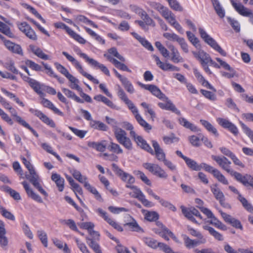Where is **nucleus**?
I'll return each instance as SVG.
<instances>
[{
  "mask_svg": "<svg viewBox=\"0 0 253 253\" xmlns=\"http://www.w3.org/2000/svg\"><path fill=\"white\" fill-rule=\"evenodd\" d=\"M238 199L242 203L243 207L248 211L251 213H253V206L245 198L243 197L241 194H239L238 197Z\"/></svg>",
  "mask_w": 253,
  "mask_h": 253,
  "instance_id": "nucleus-56",
  "label": "nucleus"
},
{
  "mask_svg": "<svg viewBox=\"0 0 253 253\" xmlns=\"http://www.w3.org/2000/svg\"><path fill=\"white\" fill-rule=\"evenodd\" d=\"M62 90L63 93L67 97L72 98L78 103H83L84 102V100L81 99L73 91H71V90L66 88H63Z\"/></svg>",
  "mask_w": 253,
  "mask_h": 253,
  "instance_id": "nucleus-49",
  "label": "nucleus"
},
{
  "mask_svg": "<svg viewBox=\"0 0 253 253\" xmlns=\"http://www.w3.org/2000/svg\"><path fill=\"white\" fill-rule=\"evenodd\" d=\"M117 95L119 98L127 105L128 108L131 111L139 125L142 126L145 131L149 132L152 129V126L142 118L139 113L137 107L134 105L133 102L128 99L125 91L120 86L118 87Z\"/></svg>",
  "mask_w": 253,
  "mask_h": 253,
  "instance_id": "nucleus-2",
  "label": "nucleus"
},
{
  "mask_svg": "<svg viewBox=\"0 0 253 253\" xmlns=\"http://www.w3.org/2000/svg\"><path fill=\"white\" fill-rule=\"evenodd\" d=\"M54 66L56 69L67 78L71 83L70 86L71 88L76 90L80 89V86L79 85V81L78 79L71 74L64 66L57 62L54 63Z\"/></svg>",
  "mask_w": 253,
  "mask_h": 253,
  "instance_id": "nucleus-9",
  "label": "nucleus"
},
{
  "mask_svg": "<svg viewBox=\"0 0 253 253\" xmlns=\"http://www.w3.org/2000/svg\"><path fill=\"white\" fill-rule=\"evenodd\" d=\"M140 105L144 110L145 115H147V114H149L151 116V120L154 121L156 117V114L155 111L152 108V105L145 102H142Z\"/></svg>",
  "mask_w": 253,
  "mask_h": 253,
  "instance_id": "nucleus-46",
  "label": "nucleus"
},
{
  "mask_svg": "<svg viewBox=\"0 0 253 253\" xmlns=\"http://www.w3.org/2000/svg\"><path fill=\"white\" fill-rule=\"evenodd\" d=\"M84 28L85 30V32L91 37L93 38L96 41H97L102 44H104L105 43V40L103 39L100 36L97 34L92 30L85 26L84 27Z\"/></svg>",
  "mask_w": 253,
  "mask_h": 253,
  "instance_id": "nucleus-52",
  "label": "nucleus"
},
{
  "mask_svg": "<svg viewBox=\"0 0 253 253\" xmlns=\"http://www.w3.org/2000/svg\"><path fill=\"white\" fill-rule=\"evenodd\" d=\"M132 138L136 143L142 149L145 150L151 155L154 154V151L150 146L147 143L146 141L140 135H138L135 133V136H133Z\"/></svg>",
  "mask_w": 253,
  "mask_h": 253,
  "instance_id": "nucleus-27",
  "label": "nucleus"
},
{
  "mask_svg": "<svg viewBox=\"0 0 253 253\" xmlns=\"http://www.w3.org/2000/svg\"><path fill=\"white\" fill-rule=\"evenodd\" d=\"M75 21L78 24H80L81 23H83L89 24V25L91 26L93 28H98V26L93 21L89 20L86 17L84 16V15H78L75 18Z\"/></svg>",
  "mask_w": 253,
  "mask_h": 253,
  "instance_id": "nucleus-47",
  "label": "nucleus"
},
{
  "mask_svg": "<svg viewBox=\"0 0 253 253\" xmlns=\"http://www.w3.org/2000/svg\"><path fill=\"white\" fill-rule=\"evenodd\" d=\"M78 54L84 58L86 62L90 64L93 68L96 69H99L104 74L107 76H110V71L108 69L104 64L100 63L97 61L93 58H89L87 54L84 53L82 52L81 51L78 53Z\"/></svg>",
  "mask_w": 253,
  "mask_h": 253,
  "instance_id": "nucleus-13",
  "label": "nucleus"
},
{
  "mask_svg": "<svg viewBox=\"0 0 253 253\" xmlns=\"http://www.w3.org/2000/svg\"><path fill=\"white\" fill-rule=\"evenodd\" d=\"M29 48L32 53L39 58L44 60L49 59V56L44 53L42 50L38 46L34 44H31L29 45Z\"/></svg>",
  "mask_w": 253,
  "mask_h": 253,
  "instance_id": "nucleus-38",
  "label": "nucleus"
},
{
  "mask_svg": "<svg viewBox=\"0 0 253 253\" xmlns=\"http://www.w3.org/2000/svg\"><path fill=\"white\" fill-rule=\"evenodd\" d=\"M180 209H181L183 214L192 222L196 224H199L194 216L198 218L200 220H203V217L200 212L194 207L186 208L184 206H181L180 207Z\"/></svg>",
  "mask_w": 253,
  "mask_h": 253,
  "instance_id": "nucleus-15",
  "label": "nucleus"
},
{
  "mask_svg": "<svg viewBox=\"0 0 253 253\" xmlns=\"http://www.w3.org/2000/svg\"><path fill=\"white\" fill-rule=\"evenodd\" d=\"M200 122L209 132L212 134L216 137L219 136L217 129L210 122L203 119H201Z\"/></svg>",
  "mask_w": 253,
  "mask_h": 253,
  "instance_id": "nucleus-37",
  "label": "nucleus"
},
{
  "mask_svg": "<svg viewBox=\"0 0 253 253\" xmlns=\"http://www.w3.org/2000/svg\"><path fill=\"white\" fill-rule=\"evenodd\" d=\"M235 10L241 15L249 18V21L253 24V13L252 11L245 7L240 3L236 2L234 0H230Z\"/></svg>",
  "mask_w": 253,
  "mask_h": 253,
  "instance_id": "nucleus-18",
  "label": "nucleus"
},
{
  "mask_svg": "<svg viewBox=\"0 0 253 253\" xmlns=\"http://www.w3.org/2000/svg\"><path fill=\"white\" fill-rule=\"evenodd\" d=\"M153 58L154 59L155 61L156 62V65L162 70L164 71H179V68L176 66H175L170 63H164L162 62L159 57L156 55H153Z\"/></svg>",
  "mask_w": 253,
  "mask_h": 253,
  "instance_id": "nucleus-26",
  "label": "nucleus"
},
{
  "mask_svg": "<svg viewBox=\"0 0 253 253\" xmlns=\"http://www.w3.org/2000/svg\"><path fill=\"white\" fill-rule=\"evenodd\" d=\"M89 125L91 127L101 131H107L108 129L107 126L103 123L93 120L90 122Z\"/></svg>",
  "mask_w": 253,
  "mask_h": 253,
  "instance_id": "nucleus-48",
  "label": "nucleus"
},
{
  "mask_svg": "<svg viewBox=\"0 0 253 253\" xmlns=\"http://www.w3.org/2000/svg\"><path fill=\"white\" fill-rule=\"evenodd\" d=\"M29 111L31 113L38 117L42 122L46 124V125L54 128L56 126V125L54 122L46 115L42 113L41 111L35 109L33 108H30Z\"/></svg>",
  "mask_w": 253,
  "mask_h": 253,
  "instance_id": "nucleus-21",
  "label": "nucleus"
},
{
  "mask_svg": "<svg viewBox=\"0 0 253 253\" xmlns=\"http://www.w3.org/2000/svg\"><path fill=\"white\" fill-rule=\"evenodd\" d=\"M211 158L223 170L229 173L237 181L247 187H251L253 188V176L248 174L243 175L233 170L231 167V162L223 156L212 155Z\"/></svg>",
  "mask_w": 253,
  "mask_h": 253,
  "instance_id": "nucleus-1",
  "label": "nucleus"
},
{
  "mask_svg": "<svg viewBox=\"0 0 253 253\" xmlns=\"http://www.w3.org/2000/svg\"><path fill=\"white\" fill-rule=\"evenodd\" d=\"M141 212L144 216L146 220L149 221H155L159 219L158 213L154 211H148L145 210H142Z\"/></svg>",
  "mask_w": 253,
  "mask_h": 253,
  "instance_id": "nucleus-43",
  "label": "nucleus"
},
{
  "mask_svg": "<svg viewBox=\"0 0 253 253\" xmlns=\"http://www.w3.org/2000/svg\"><path fill=\"white\" fill-rule=\"evenodd\" d=\"M187 230L192 236L197 237L198 240H200V242L201 243H205L206 242V238L204 237V236L199 231L190 226L187 227Z\"/></svg>",
  "mask_w": 253,
  "mask_h": 253,
  "instance_id": "nucleus-54",
  "label": "nucleus"
},
{
  "mask_svg": "<svg viewBox=\"0 0 253 253\" xmlns=\"http://www.w3.org/2000/svg\"><path fill=\"white\" fill-rule=\"evenodd\" d=\"M204 229L209 231V233L218 241H223V237L221 234L216 231L213 228L209 226H204Z\"/></svg>",
  "mask_w": 253,
  "mask_h": 253,
  "instance_id": "nucleus-50",
  "label": "nucleus"
},
{
  "mask_svg": "<svg viewBox=\"0 0 253 253\" xmlns=\"http://www.w3.org/2000/svg\"><path fill=\"white\" fill-rule=\"evenodd\" d=\"M193 73L198 82L200 83L203 86L213 91L212 92L204 89H201L200 92L207 99L212 101H215L216 100V96L215 94V92L216 91V89L205 79L197 69H194Z\"/></svg>",
  "mask_w": 253,
  "mask_h": 253,
  "instance_id": "nucleus-5",
  "label": "nucleus"
},
{
  "mask_svg": "<svg viewBox=\"0 0 253 253\" xmlns=\"http://www.w3.org/2000/svg\"><path fill=\"white\" fill-rule=\"evenodd\" d=\"M22 184L28 196L40 203H42L43 202L42 198L39 195L36 194L33 190L30 188L28 183L26 181H24L22 182Z\"/></svg>",
  "mask_w": 253,
  "mask_h": 253,
  "instance_id": "nucleus-32",
  "label": "nucleus"
},
{
  "mask_svg": "<svg viewBox=\"0 0 253 253\" xmlns=\"http://www.w3.org/2000/svg\"><path fill=\"white\" fill-rule=\"evenodd\" d=\"M42 98L41 101V104L44 107L50 109L54 112V113L59 116L62 117L64 116V113L58 108L56 107L52 102L47 99L43 98V97Z\"/></svg>",
  "mask_w": 253,
  "mask_h": 253,
  "instance_id": "nucleus-31",
  "label": "nucleus"
},
{
  "mask_svg": "<svg viewBox=\"0 0 253 253\" xmlns=\"http://www.w3.org/2000/svg\"><path fill=\"white\" fill-rule=\"evenodd\" d=\"M20 159L29 172V174L26 175V178L41 194L46 197L47 196V192L42 188L41 184L42 180L30 161L27 160L26 158L22 156H20Z\"/></svg>",
  "mask_w": 253,
  "mask_h": 253,
  "instance_id": "nucleus-4",
  "label": "nucleus"
},
{
  "mask_svg": "<svg viewBox=\"0 0 253 253\" xmlns=\"http://www.w3.org/2000/svg\"><path fill=\"white\" fill-rule=\"evenodd\" d=\"M183 239L185 247L189 249L202 244L200 242V240L191 239L186 235H183Z\"/></svg>",
  "mask_w": 253,
  "mask_h": 253,
  "instance_id": "nucleus-44",
  "label": "nucleus"
},
{
  "mask_svg": "<svg viewBox=\"0 0 253 253\" xmlns=\"http://www.w3.org/2000/svg\"><path fill=\"white\" fill-rule=\"evenodd\" d=\"M105 56L106 57L108 61L111 62L118 69L123 71H126L129 73L131 72V71L127 67L126 65L118 61L115 58L111 57L110 55H105Z\"/></svg>",
  "mask_w": 253,
  "mask_h": 253,
  "instance_id": "nucleus-33",
  "label": "nucleus"
},
{
  "mask_svg": "<svg viewBox=\"0 0 253 253\" xmlns=\"http://www.w3.org/2000/svg\"><path fill=\"white\" fill-rule=\"evenodd\" d=\"M0 32L4 34L9 38H14V35L11 31L9 27L0 21Z\"/></svg>",
  "mask_w": 253,
  "mask_h": 253,
  "instance_id": "nucleus-55",
  "label": "nucleus"
},
{
  "mask_svg": "<svg viewBox=\"0 0 253 253\" xmlns=\"http://www.w3.org/2000/svg\"><path fill=\"white\" fill-rule=\"evenodd\" d=\"M165 98L161 99L165 102H159L158 103V106L163 110L170 111L175 113L177 115L180 114V111L178 110L172 102L169 99V98L165 95Z\"/></svg>",
  "mask_w": 253,
  "mask_h": 253,
  "instance_id": "nucleus-24",
  "label": "nucleus"
},
{
  "mask_svg": "<svg viewBox=\"0 0 253 253\" xmlns=\"http://www.w3.org/2000/svg\"><path fill=\"white\" fill-rule=\"evenodd\" d=\"M194 57L200 62L205 72L209 75L212 74V72L209 67V64L211 58L209 54L203 50L193 52Z\"/></svg>",
  "mask_w": 253,
  "mask_h": 253,
  "instance_id": "nucleus-10",
  "label": "nucleus"
},
{
  "mask_svg": "<svg viewBox=\"0 0 253 253\" xmlns=\"http://www.w3.org/2000/svg\"><path fill=\"white\" fill-rule=\"evenodd\" d=\"M29 85L41 97L44 96L42 92V87L44 86L43 84H41L39 82L34 79Z\"/></svg>",
  "mask_w": 253,
  "mask_h": 253,
  "instance_id": "nucleus-45",
  "label": "nucleus"
},
{
  "mask_svg": "<svg viewBox=\"0 0 253 253\" xmlns=\"http://www.w3.org/2000/svg\"><path fill=\"white\" fill-rule=\"evenodd\" d=\"M240 124L244 132L248 136L253 144V130L242 122H240Z\"/></svg>",
  "mask_w": 253,
  "mask_h": 253,
  "instance_id": "nucleus-64",
  "label": "nucleus"
},
{
  "mask_svg": "<svg viewBox=\"0 0 253 253\" xmlns=\"http://www.w3.org/2000/svg\"><path fill=\"white\" fill-rule=\"evenodd\" d=\"M89 246L92 249L95 253H102L101 247L98 243L96 242L93 239L86 238Z\"/></svg>",
  "mask_w": 253,
  "mask_h": 253,
  "instance_id": "nucleus-60",
  "label": "nucleus"
},
{
  "mask_svg": "<svg viewBox=\"0 0 253 253\" xmlns=\"http://www.w3.org/2000/svg\"><path fill=\"white\" fill-rule=\"evenodd\" d=\"M185 162L187 167L192 170L199 171L201 170V164L199 165L196 161L188 157L185 160Z\"/></svg>",
  "mask_w": 253,
  "mask_h": 253,
  "instance_id": "nucleus-51",
  "label": "nucleus"
},
{
  "mask_svg": "<svg viewBox=\"0 0 253 253\" xmlns=\"http://www.w3.org/2000/svg\"><path fill=\"white\" fill-rule=\"evenodd\" d=\"M160 234L167 241L169 240V237H171L174 239H176L175 236L174 235L172 232L165 227L163 228L162 231L160 232Z\"/></svg>",
  "mask_w": 253,
  "mask_h": 253,
  "instance_id": "nucleus-63",
  "label": "nucleus"
},
{
  "mask_svg": "<svg viewBox=\"0 0 253 253\" xmlns=\"http://www.w3.org/2000/svg\"><path fill=\"white\" fill-rule=\"evenodd\" d=\"M130 217L131 221L125 223L124 226L128 227L131 231L143 233L144 230L138 225L136 220L131 216Z\"/></svg>",
  "mask_w": 253,
  "mask_h": 253,
  "instance_id": "nucleus-40",
  "label": "nucleus"
},
{
  "mask_svg": "<svg viewBox=\"0 0 253 253\" xmlns=\"http://www.w3.org/2000/svg\"><path fill=\"white\" fill-rule=\"evenodd\" d=\"M204 169L206 171L211 173L217 180L221 184L227 185L229 184L228 179L226 177L217 169L209 165L206 163H201V169Z\"/></svg>",
  "mask_w": 253,
  "mask_h": 253,
  "instance_id": "nucleus-12",
  "label": "nucleus"
},
{
  "mask_svg": "<svg viewBox=\"0 0 253 253\" xmlns=\"http://www.w3.org/2000/svg\"><path fill=\"white\" fill-rule=\"evenodd\" d=\"M9 109V110H8V111L10 113L12 117L15 119V121L18 124H19L22 126L26 128L27 129H29L36 137H39V134L37 133V132L34 129H33L30 126V125L28 123H27L26 121H25V120H24L20 116L18 115V113L16 110L14 108L12 107L11 108H10Z\"/></svg>",
  "mask_w": 253,
  "mask_h": 253,
  "instance_id": "nucleus-19",
  "label": "nucleus"
},
{
  "mask_svg": "<svg viewBox=\"0 0 253 253\" xmlns=\"http://www.w3.org/2000/svg\"><path fill=\"white\" fill-rule=\"evenodd\" d=\"M42 147L47 153L53 155L59 162H62V160L60 156L57 153L53 151L51 146L46 143H43L42 144Z\"/></svg>",
  "mask_w": 253,
  "mask_h": 253,
  "instance_id": "nucleus-61",
  "label": "nucleus"
},
{
  "mask_svg": "<svg viewBox=\"0 0 253 253\" xmlns=\"http://www.w3.org/2000/svg\"><path fill=\"white\" fill-rule=\"evenodd\" d=\"M138 84L143 88L149 91L154 96L159 99L166 98L165 94L162 92L160 89L154 84H145L139 83Z\"/></svg>",
  "mask_w": 253,
  "mask_h": 253,
  "instance_id": "nucleus-23",
  "label": "nucleus"
},
{
  "mask_svg": "<svg viewBox=\"0 0 253 253\" xmlns=\"http://www.w3.org/2000/svg\"><path fill=\"white\" fill-rule=\"evenodd\" d=\"M212 4L214 8L220 18H223L225 16V11L221 6L218 0H212Z\"/></svg>",
  "mask_w": 253,
  "mask_h": 253,
  "instance_id": "nucleus-58",
  "label": "nucleus"
},
{
  "mask_svg": "<svg viewBox=\"0 0 253 253\" xmlns=\"http://www.w3.org/2000/svg\"><path fill=\"white\" fill-rule=\"evenodd\" d=\"M216 120L218 124L222 127L228 129L235 136L238 135L239 130L238 127L229 120L223 118H217Z\"/></svg>",
  "mask_w": 253,
  "mask_h": 253,
  "instance_id": "nucleus-20",
  "label": "nucleus"
},
{
  "mask_svg": "<svg viewBox=\"0 0 253 253\" xmlns=\"http://www.w3.org/2000/svg\"><path fill=\"white\" fill-rule=\"evenodd\" d=\"M127 188H129L131 190L128 193L130 197L137 199L145 207L151 208L154 206V204L146 199L144 194L137 186L132 184L131 186L127 185Z\"/></svg>",
  "mask_w": 253,
  "mask_h": 253,
  "instance_id": "nucleus-8",
  "label": "nucleus"
},
{
  "mask_svg": "<svg viewBox=\"0 0 253 253\" xmlns=\"http://www.w3.org/2000/svg\"><path fill=\"white\" fill-rule=\"evenodd\" d=\"M51 178L55 183L58 190L60 192H62L64 188V179L56 173H52Z\"/></svg>",
  "mask_w": 253,
  "mask_h": 253,
  "instance_id": "nucleus-39",
  "label": "nucleus"
},
{
  "mask_svg": "<svg viewBox=\"0 0 253 253\" xmlns=\"http://www.w3.org/2000/svg\"><path fill=\"white\" fill-rule=\"evenodd\" d=\"M206 211V214L205 215L208 218L210 219L209 222L211 224L223 231H226L227 229V226L216 218L211 210Z\"/></svg>",
  "mask_w": 253,
  "mask_h": 253,
  "instance_id": "nucleus-25",
  "label": "nucleus"
},
{
  "mask_svg": "<svg viewBox=\"0 0 253 253\" xmlns=\"http://www.w3.org/2000/svg\"><path fill=\"white\" fill-rule=\"evenodd\" d=\"M45 90L47 93L51 95H54L57 94L58 99L65 105L67 110L70 109L69 101L59 91L57 93L56 90L53 87L49 86H45Z\"/></svg>",
  "mask_w": 253,
  "mask_h": 253,
  "instance_id": "nucleus-29",
  "label": "nucleus"
},
{
  "mask_svg": "<svg viewBox=\"0 0 253 253\" xmlns=\"http://www.w3.org/2000/svg\"><path fill=\"white\" fill-rule=\"evenodd\" d=\"M54 26L57 29H61L65 30L67 34L75 41L80 44H84L86 41L79 34L76 33L69 27L63 22H59L54 24Z\"/></svg>",
  "mask_w": 253,
  "mask_h": 253,
  "instance_id": "nucleus-11",
  "label": "nucleus"
},
{
  "mask_svg": "<svg viewBox=\"0 0 253 253\" xmlns=\"http://www.w3.org/2000/svg\"><path fill=\"white\" fill-rule=\"evenodd\" d=\"M152 145L154 149L153 155H155V157L158 161L163 162L166 159V155L164 150L156 140L152 141Z\"/></svg>",
  "mask_w": 253,
  "mask_h": 253,
  "instance_id": "nucleus-28",
  "label": "nucleus"
},
{
  "mask_svg": "<svg viewBox=\"0 0 253 253\" xmlns=\"http://www.w3.org/2000/svg\"><path fill=\"white\" fill-rule=\"evenodd\" d=\"M238 199L242 203L243 207L248 211L251 213H253V206L245 198L243 197L241 194H239L238 197Z\"/></svg>",
  "mask_w": 253,
  "mask_h": 253,
  "instance_id": "nucleus-57",
  "label": "nucleus"
},
{
  "mask_svg": "<svg viewBox=\"0 0 253 253\" xmlns=\"http://www.w3.org/2000/svg\"><path fill=\"white\" fill-rule=\"evenodd\" d=\"M62 54L65 56L66 59L70 62L73 66L78 71V72L82 75L84 77H85L88 80L92 82L94 84H98L99 83V81L92 76L90 74L85 72L80 63L77 59H76L73 56L69 54L66 51H63Z\"/></svg>",
  "mask_w": 253,
  "mask_h": 253,
  "instance_id": "nucleus-6",
  "label": "nucleus"
},
{
  "mask_svg": "<svg viewBox=\"0 0 253 253\" xmlns=\"http://www.w3.org/2000/svg\"><path fill=\"white\" fill-rule=\"evenodd\" d=\"M6 231L4 222L0 220V245L3 248L7 246L8 239L5 236Z\"/></svg>",
  "mask_w": 253,
  "mask_h": 253,
  "instance_id": "nucleus-36",
  "label": "nucleus"
},
{
  "mask_svg": "<svg viewBox=\"0 0 253 253\" xmlns=\"http://www.w3.org/2000/svg\"><path fill=\"white\" fill-rule=\"evenodd\" d=\"M112 168L115 173L124 182L126 183V187L127 186H131L135 182V178L130 174H129L119 168L115 164L112 165Z\"/></svg>",
  "mask_w": 253,
  "mask_h": 253,
  "instance_id": "nucleus-14",
  "label": "nucleus"
},
{
  "mask_svg": "<svg viewBox=\"0 0 253 253\" xmlns=\"http://www.w3.org/2000/svg\"><path fill=\"white\" fill-rule=\"evenodd\" d=\"M120 81L127 92L130 94L134 92L135 89L132 84L126 77H125Z\"/></svg>",
  "mask_w": 253,
  "mask_h": 253,
  "instance_id": "nucleus-59",
  "label": "nucleus"
},
{
  "mask_svg": "<svg viewBox=\"0 0 253 253\" xmlns=\"http://www.w3.org/2000/svg\"><path fill=\"white\" fill-rule=\"evenodd\" d=\"M105 120L106 122L112 126L115 137L118 143L126 149L131 150L132 144L130 138L127 137L126 132L118 126V123L115 119L106 116Z\"/></svg>",
  "mask_w": 253,
  "mask_h": 253,
  "instance_id": "nucleus-3",
  "label": "nucleus"
},
{
  "mask_svg": "<svg viewBox=\"0 0 253 253\" xmlns=\"http://www.w3.org/2000/svg\"><path fill=\"white\" fill-rule=\"evenodd\" d=\"M169 48L171 51V60L173 62L177 63L179 62H183V58L180 55V54L177 49L173 45H169Z\"/></svg>",
  "mask_w": 253,
  "mask_h": 253,
  "instance_id": "nucleus-41",
  "label": "nucleus"
},
{
  "mask_svg": "<svg viewBox=\"0 0 253 253\" xmlns=\"http://www.w3.org/2000/svg\"><path fill=\"white\" fill-rule=\"evenodd\" d=\"M199 34L201 38L203 41L209 45H210L215 51L218 52L223 56H226L227 53L218 44L217 42L212 38H211L206 31L202 28H199Z\"/></svg>",
  "mask_w": 253,
  "mask_h": 253,
  "instance_id": "nucleus-7",
  "label": "nucleus"
},
{
  "mask_svg": "<svg viewBox=\"0 0 253 253\" xmlns=\"http://www.w3.org/2000/svg\"><path fill=\"white\" fill-rule=\"evenodd\" d=\"M143 167L160 178L166 179L168 177L167 172L158 164L146 163L143 164Z\"/></svg>",
  "mask_w": 253,
  "mask_h": 253,
  "instance_id": "nucleus-17",
  "label": "nucleus"
},
{
  "mask_svg": "<svg viewBox=\"0 0 253 253\" xmlns=\"http://www.w3.org/2000/svg\"><path fill=\"white\" fill-rule=\"evenodd\" d=\"M106 141L103 140L100 142H96L94 141L89 142L87 144L89 147L95 149L98 152H103L106 149Z\"/></svg>",
  "mask_w": 253,
  "mask_h": 253,
  "instance_id": "nucleus-42",
  "label": "nucleus"
},
{
  "mask_svg": "<svg viewBox=\"0 0 253 253\" xmlns=\"http://www.w3.org/2000/svg\"><path fill=\"white\" fill-rule=\"evenodd\" d=\"M8 50L12 53L22 54L23 53L22 49L21 46L16 44L9 40L5 42L4 44Z\"/></svg>",
  "mask_w": 253,
  "mask_h": 253,
  "instance_id": "nucleus-34",
  "label": "nucleus"
},
{
  "mask_svg": "<svg viewBox=\"0 0 253 253\" xmlns=\"http://www.w3.org/2000/svg\"><path fill=\"white\" fill-rule=\"evenodd\" d=\"M1 91L3 94H4L9 98L13 99L14 101L19 106L22 107L25 106L24 103L22 101H21L18 97H16V96L12 92H11L4 88H1Z\"/></svg>",
  "mask_w": 253,
  "mask_h": 253,
  "instance_id": "nucleus-53",
  "label": "nucleus"
},
{
  "mask_svg": "<svg viewBox=\"0 0 253 253\" xmlns=\"http://www.w3.org/2000/svg\"><path fill=\"white\" fill-rule=\"evenodd\" d=\"M178 122L179 124L182 126L186 128L190 129L191 131L196 132L201 131V129L199 128L194 124L189 122L187 119L183 117H181L178 119Z\"/></svg>",
  "mask_w": 253,
  "mask_h": 253,
  "instance_id": "nucleus-35",
  "label": "nucleus"
},
{
  "mask_svg": "<svg viewBox=\"0 0 253 253\" xmlns=\"http://www.w3.org/2000/svg\"><path fill=\"white\" fill-rule=\"evenodd\" d=\"M96 212L101 217H102L114 229L119 232L123 231V227L118 222L112 218L106 211L103 210L101 208H98L96 210Z\"/></svg>",
  "mask_w": 253,
  "mask_h": 253,
  "instance_id": "nucleus-16",
  "label": "nucleus"
},
{
  "mask_svg": "<svg viewBox=\"0 0 253 253\" xmlns=\"http://www.w3.org/2000/svg\"><path fill=\"white\" fill-rule=\"evenodd\" d=\"M108 150L114 154H120L123 153V150L121 146L116 143L111 142L108 147Z\"/></svg>",
  "mask_w": 253,
  "mask_h": 253,
  "instance_id": "nucleus-62",
  "label": "nucleus"
},
{
  "mask_svg": "<svg viewBox=\"0 0 253 253\" xmlns=\"http://www.w3.org/2000/svg\"><path fill=\"white\" fill-rule=\"evenodd\" d=\"M211 190L216 200L219 201L222 206L225 207V197L223 192L218 187L217 184H215L211 186Z\"/></svg>",
  "mask_w": 253,
  "mask_h": 253,
  "instance_id": "nucleus-30",
  "label": "nucleus"
},
{
  "mask_svg": "<svg viewBox=\"0 0 253 253\" xmlns=\"http://www.w3.org/2000/svg\"><path fill=\"white\" fill-rule=\"evenodd\" d=\"M19 29L30 40L36 41L38 39V36L34 30L27 22H21L18 25Z\"/></svg>",
  "mask_w": 253,
  "mask_h": 253,
  "instance_id": "nucleus-22",
  "label": "nucleus"
}]
</instances>
